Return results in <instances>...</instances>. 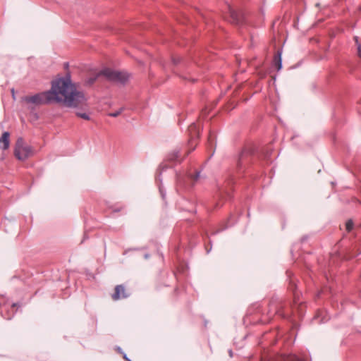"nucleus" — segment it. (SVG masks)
Listing matches in <instances>:
<instances>
[{
	"instance_id": "11",
	"label": "nucleus",
	"mask_w": 361,
	"mask_h": 361,
	"mask_svg": "<svg viewBox=\"0 0 361 361\" xmlns=\"http://www.w3.org/2000/svg\"><path fill=\"white\" fill-rule=\"evenodd\" d=\"M10 145V133L4 132L0 137V148L3 150L8 149Z\"/></svg>"
},
{
	"instance_id": "29",
	"label": "nucleus",
	"mask_w": 361,
	"mask_h": 361,
	"mask_svg": "<svg viewBox=\"0 0 361 361\" xmlns=\"http://www.w3.org/2000/svg\"><path fill=\"white\" fill-rule=\"evenodd\" d=\"M350 257H349V258H350ZM344 258H345V259H348V257H345Z\"/></svg>"
},
{
	"instance_id": "4",
	"label": "nucleus",
	"mask_w": 361,
	"mask_h": 361,
	"mask_svg": "<svg viewBox=\"0 0 361 361\" xmlns=\"http://www.w3.org/2000/svg\"><path fill=\"white\" fill-rule=\"evenodd\" d=\"M108 81L125 84L129 79V75L126 72L112 70L109 68H104L100 71Z\"/></svg>"
},
{
	"instance_id": "8",
	"label": "nucleus",
	"mask_w": 361,
	"mask_h": 361,
	"mask_svg": "<svg viewBox=\"0 0 361 361\" xmlns=\"http://www.w3.org/2000/svg\"><path fill=\"white\" fill-rule=\"evenodd\" d=\"M188 133L190 136L188 145L190 147V149L186 152L185 157L188 156L192 151H193L195 149V147L197 145V140H198L200 136L198 127L195 123L189 126Z\"/></svg>"
},
{
	"instance_id": "14",
	"label": "nucleus",
	"mask_w": 361,
	"mask_h": 361,
	"mask_svg": "<svg viewBox=\"0 0 361 361\" xmlns=\"http://www.w3.org/2000/svg\"><path fill=\"white\" fill-rule=\"evenodd\" d=\"M201 171L196 170L194 173H188L187 176V178L192 181V185L197 183L201 178L200 175Z\"/></svg>"
},
{
	"instance_id": "22",
	"label": "nucleus",
	"mask_w": 361,
	"mask_h": 361,
	"mask_svg": "<svg viewBox=\"0 0 361 361\" xmlns=\"http://www.w3.org/2000/svg\"><path fill=\"white\" fill-rule=\"evenodd\" d=\"M271 149L269 148H267L266 149V152H264V159H269L270 156H271Z\"/></svg>"
},
{
	"instance_id": "1",
	"label": "nucleus",
	"mask_w": 361,
	"mask_h": 361,
	"mask_svg": "<svg viewBox=\"0 0 361 361\" xmlns=\"http://www.w3.org/2000/svg\"><path fill=\"white\" fill-rule=\"evenodd\" d=\"M22 100L27 104L35 105L58 103L67 107L76 108L84 105L87 106L84 93L77 90L69 75L53 80L51 90L32 96H25Z\"/></svg>"
},
{
	"instance_id": "16",
	"label": "nucleus",
	"mask_w": 361,
	"mask_h": 361,
	"mask_svg": "<svg viewBox=\"0 0 361 361\" xmlns=\"http://www.w3.org/2000/svg\"><path fill=\"white\" fill-rule=\"evenodd\" d=\"M215 140V135L212 131H209L208 139H207V145L209 147H212Z\"/></svg>"
},
{
	"instance_id": "19",
	"label": "nucleus",
	"mask_w": 361,
	"mask_h": 361,
	"mask_svg": "<svg viewBox=\"0 0 361 361\" xmlns=\"http://www.w3.org/2000/svg\"><path fill=\"white\" fill-rule=\"evenodd\" d=\"M184 178L182 177L181 176H177V184L178 186H183V187H185L184 186Z\"/></svg>"
},
{
	"instance_id": "7",
	"label": "nucleus",
	"mask_w": 361,
	"mask_h": 361,
	"mask_svg": "<svg viewBox=\"0 0 361 361\" xmlns=\"http://www.w3.org/2000/svg\"><path fill=\"white\" fill-rule=\"evenodd\" d=\"M228 20L235 25H243L245 23V16L241 11H235L231 6L228 5Z\"/></svg>"
},
{
	"instance_id": "13",
	"label": "nucleus",
	"mask_w": 361,
	"mask_h": 361,
	"mask_svg": "<svg viewBox=\"0 0 361 361\" xmlns=\"http://www.w3.org/2000/svg\"><path fill=\"white\" fill-rule=\"evenodd\" d=\"M281 54L282 51L278 50L274 56L273 65L276 68L278 71L282 68Z\"/></svg>"
},
{
	"instance_id": "27",
	"label": "nucleus",
	"mask_w": 361,
	"mask_h": 361,
	"mask_svg": "<svg viewBox=\"0 0 361 361\" xmlns=\"http://www.w3.org/2000/svg\"><path fill=\"white\" fill-rule=\"evenodd\" d=\"M358 11H359L360 12H361V6H360L358 7Z\"/></svg>"
},
{
	"instance_id": "3",
	"label": "nucleus",
	"mask_w": 361,
	"mask_h": 361,
	"mask_svg": "<svg viewBox=\"0 0 361 361\" xmlns=\"http://www.w3.org/2000/svg\"><path fill=\"white\" fill-rule=\"evenodd\" d=\"M256 152L253 145H245L240 152L237 160V169L240 171L250 164Z\"/></svg>"
},
{
	"instance_id": "25",
	"label": "nucleus",
	"mask_w": 361,
	"mask_h": 361,
	"mask_svg": "<svg viewBox=\"0 0 361 361\" xmlns=\"http://www.w3.org/2000/svg\"><path fill=\"white\" fill-rule=\"evenodd\" d=\"M222 206V204H220L219 202L216 203L215 208H219Z\"/></svg>"
},
{
	"instance_id": "17",
	"label": "nucleus",
	"mask_w": 361,
	"mask_h": 361,
	"mask_svg": "<svg viewBox=\"0 0 361 361\" xmlns=\"http://www.w3.org/2000/svg\"><path fill=\"white\" fill-rule=\"evenodd\" d=\"M76 116L79 118H81L84 120H86V121H90V116H89V114L86 112H82V111H77L75 113Z\"/></svg>"
},
{
	"instance_id": "12",
	"label": "nucleus",
	"mask_w": 361,
	"mask_h": 361,
	"mask_svg": "<svg viewBox=\"0 0 361 361\" xmlns=\"http://www.w3.org/2000/svg\"><path fill=\"white\" fill-rule=\"evenodd\" d=\"M167 159L168 161L174 163H180L183 160L182 158H180V152L179 149H176L173 150L171 152L169 153L167 155Z\"/></svg>"
},
{
	"instance_id": "2",
	"label": "nucleus",
	"mask_w": 361,
	"mask_h": 361,
	"mask_svg": "<svg viewBox=\"0 0 361 361\" xmlns=\"http://www.w3.org/2000/svg\"><path fill=\"white\" fill-rule=\"evenodd\" d=\"M293 295V303L290 304L282 298L273 297L268 305L267 321L269 322L275 315L283 319H290L292 312L295 310L300 317H302L305 311V305L300 299V293L297 290L296 286L291 287Z\"/></svg>"
},
{
	"instance_id": "28",
	"label": "nucleus",
	"mask_w": 361,
	"mask_h": 361,
	"mask_svg": "<svg viewBox=\"0 0 361 361\" xmlns=\"http://www.w3.org/2000/svg\"><path fill=\"white\" fill-rule=\"evenodd\" d=\"M229 354L231 355V356L232 355V351L231 350H230Z\"/></svg>"
},
{
	"instance_id": "9",
	"label": "nucleus",
	"mask_w": 361,
	"mask_h": 361,
	"mask_svg": "<svg viewBox=\"0 0 361 361\" xmlns=\"http://www.w3.org/2000/svg\"><path fill=\"white\" fill-rule=\"evenodd\" d=\"M130 293L129 291L126 288V287L121 284L116 286L114 288V292L111 295V298L113 300H118L121 299H125L129 297Z\"/></svg>"
},
{
	"instance_id": "10",
	"label": "nucleus",
	"mask_w": 361,
	"mask_h": 361,
	"mask_svg": "<svg viewBox=\"0 0 361 361\" xmlns=\"http://www.w3.org/2000/svg\"><path fill=\"white\" fill-rule=\"evenodd\" d=\"M233 183V179L231 178L226 180L225 186L219 188V195L221 197L228 199H231L232 197Z\"/></svg>"
},
{
	"instance_id": "20",
	"label": "nucleus",
	"mask_w": 361,
	"mask_h": 361,
	"mask_svg": "<svg viewBox=\"0 0 361 361\" xmlns=\"http://www.w3.org/2000/svg\"><path fill=\"white\" fill-rule=\"evenodd\" d=\"M183 59L180 56H173L172 61L175 65L179 64Z\"/></svg>"
},
{
	"instance_id": "21",
	"label": "nucleus",
	"mask_w": 361,
	"mask_h": 361,
	"mask_svg": "<svg viewBox=\"0 0 361 361\" xmlns=\"http://www.w3.org/2000/svg\"><path fill=\"white\" fill-rule=\"evenodd\" d=\"M123 109H119L118 111H116L115 112L109 113V116L111 117H117L119 116L122 112Z\"/></svg>"
},
{
	"instance_id": "23",
	"label": "nucleus",
	"mask_w": 361,
	"mask_h": 361,
	"mask_svg": "<svg viewBox=\"0 0 361 361\" xmlns=\"http://www.w3.org/2000/svg\"><path fill=\"white\" fill-rule=\"evenodd\" d=\"M355 39L357 45V54L359 57L361 59V44H358L357 37H355Z\"/></svg>"
},
{
	"instance_id": "15",
	"label": "nucleus",
	"mask_w": 361,
	"mask_h": 361,
	"mask_svg": "<svg viewBox=\"0 0 361 361\" xmlns=\"http://www.w3.org/2000/svg\"><path fill=\"white\" fill-rule=\"evenodd\" d=\"M100 76H102V74H100V71H99V73H97L94 75L89 77L88 78H87L85 80V82L86 85L90 86V85H93L95 82V81L98 79V78L100 77Z\"/></svg>"
},
{
	"instance_id": "18",
	"label": "nucleus",
	"mask_w": 361,
	"mask_h": 361,
	"mask_svg": "<svg viewBox=\"0 0 361 361\" xmlns=\"http://www.w3.org/2000/svg\"><path fill=\"white\" fill-rule=\"evenodd\" d=\"M353 226H354V223H353V220H351V219L348 220L347 222L345 223V230L348 232H350L353 230Z\"/></svg>"
},
{
	"instance_id": "26",
	"label": "nucleus",
	"mask_w": 361,
	"mask_h": 361,
	"mask_svg": "<svg viewBox=\"0 0 361 361\" xmlns=\"http://www.w3.org/2000/svg\"><path fill=\"white\" fill-rule=\"evenodd\" d=\"M123 358H124L126 360H127V361H130V360H129V359L127 357V356H126V354H123Z\"/></svg>"
},
{
	"instance_id": "24",
	"label": "nucleus",
	"mask_w": 361,
	"mask_h": 361,
	"mask_svg": "<svg viewBox=\"0 0 361 361\" xmlns=\"http://www.w3.org/2000/svg\"><path fill=\"white\" fill-rule=\"evenodd\" d=\"M159 191H160V193H161V195L162 198H163V199H164V197H165V194H164V192H163V191H162L161 188H159Z\"/></svg>"
},
{
	"instance_id": "5",
	"label": "nucleus",
	"mask_w": 361,
	"mask_h": 361,
	"mask_svg": "<svg viewBox=\"0 0 361 361\" xmlns=\"http://www.w3.org/2000/svg\"><path fill=\"white\" fill-rule=\"evenodd\" d=\"M14 155L18 160L25 161L33 155V149L25 144L23 138L18 137L15 144Z\"/></svg>"
},
{
	"instance_id": "30",
	"label": "nucleus",
	"mask_w": 361,
	"mask_h": 361,
	"mask_svg": "<svg viewBox=\"0 0 361 361\" xmlns=\"http://www.w3.org/2000/svg\"><path fill=\"white\" fill-rule=\"evenodd\" d=\"M360 203L361 204V201H360Z\"/></svg>"
},
{
	"instance_id": "6",
	"label": "nucleus",
	"mask_w": 361,
	"mask_h": 361,
	"mask_svg": "<svg viewBox=\"0 0 361 361\" xmlns=\"http://www.w3.org/2000/svg\"><path fill=\"white\" fill-rule=\"evenodd\" d=\"M20 302H10L4 298L0 299V313L7 319H11L18 308L21 307Z\"/></svg>"
}]
</instances>
